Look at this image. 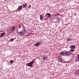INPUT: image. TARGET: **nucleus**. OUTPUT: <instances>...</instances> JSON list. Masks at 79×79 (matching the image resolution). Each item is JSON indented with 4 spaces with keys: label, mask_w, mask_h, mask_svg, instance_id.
Returning <instances> with one entry per match:
<instances>
[{
    "label": "nucleus",
    "mask_w": 79,
    "mask_h": 79,
    "mask_svg": "<svg viewBox=\"0 0 79 79\" xmlns=\"http://www.w3.org/2000/svg\"><path fill=\"white\" fill-rule=\"evenodd\" d=\"M70 48H73V49H75L76 48V46L75 45H71L70 47Z\"/></svg>",
    "instance_id": "obj_7"
},
{
    "label": "nucleus",
    "mask_w": 79,
    "mask_h": 79,
    "mask_svg": "<svg viewBox=\"0 0 79 79\" xmlns=\"http://www.w3.org/2000/svg\"><path fill=\"white\" fill-rule=\"evenodd\" d=\"M19 34L20 35V36H22V35H24V34L23 31H21L19 32Z\"/></svg>",
    "instance_id": "obj_8"
},
{
    "label": "nucleus",
    "mask_w": 79,
    "mask_h": 79,
    "mask_svg": "<svg viewBox=\"0 0 79 79\" xmlns=\"http://www.w3.org/2000/svg\"><path fill=\"white\" fill-rule=\"evenodd\" d=\"M40 19L41 20H43L44 19V18H43V17L42 16V15H40Z\"/></svg>",
    "instance_id": "obj_13"
},
{
    "label": "nucleus",
    "mask_w": 79,
    "mask_h": 79,
    "mask_svg": "<svg viewBox=\"0 0 79 79\" xmlns=\"http://www.w3.org/2000/svg\"><path fill=\"white\" fill-rule=\"evenodd\" d=\"M60 55L62 56H63L64 55V52H62L60 53Z\"/></svg>",
    "instance_id": "obj_14"
},
{
    "label": "nucleus",
    "mask_w": 79,
    "mask_h": 79,
    "mask_svg": "<svg viewBox=\"0 0 79 79\" xmlns=\"http://www.w3.org/2000/svg\"><path fill=\"white\" fill-rule=\"evenodd\" d=\"M15 29H16V26H14V27H12L11 30L12 31H14V30H15Z\"/></svg>",
    "instance_id": "obj_10"
},
{
    "label": "nucleus",
    "mask_w": 79,
    "mask_h": 79,
    "mask_svg": "<svg viewBox=\"0 0 79 79\" xmlns=\"http://www.w3.org/2000/svg\"><path fill=\"white\" fill-rule=\"evenodd\" d=\"M79 73V70L77 69L75 71V74H77Z\"/></svg>",
    "instance_id": "obj_12"
},
{
    "label": "nucleus",
    "mask_w": 79,
    "mask_h": 79,
    "mask_svg": "<svg viewBox=\"0 0 79 79\" xmlns=\"http://www.w3.org/2000/svg\"><path fill=\"white\" fill-rule=\"evenodd\" d=\"M23 31L25 33H26L27 32V31H26V29H24Z\"/></svg>",
    "instance_id": "obj_17"
},
{
    "label": "nucleus",
    "mask_w": 79,
    "mask_h": 79,
    "mask_svg": "<svg viewBox=\"0 0 79 79\" xmlns=\"http://www.w3.org/2000/svg\"><path fill=\"white\" fill-rule=\"evenodd\" d=\"M72 40V39L70 38H67V41H71Z\"/></svg>",
    "instance_id": "obj_15"
},
{
    "label": "nucleus",
    "mask_w": 79,
    "mask_h": 79,
    "mask_svg": "<svg viewBox=\"0 0 79 79\" xmlns=\"http://www.w3.org/2000/svg\"><path fill=\"white\" fill-rule=\"evenodd\" d=\"M47 58H48V57L45 55L43 56V59L44 60H47Z\"/></svg>",
    "instance_id": "obj_4"
},
{
    "label": "nucleus",
    "mask_w": 79,
    "mask_h": 79,
    "mask_svg": "<svg viewBox=\"0 0 79 79\" xmlns=\"http://www.w3.org/2000/svg\"><path fill=\"white\" fill-rule=\"evenodd\" d=\"M34 63V61H31L30 62V63L31 64H33Z\"/></svg>",
    "instance_id": "obj_18"
},
{
    "label": "nucleus",
    "mask_w": 79,
    "mask_h": 79,
    "mask_svg": "<svg viewBox=\"0 0 79 79\" xmlns=\"http://www.w3.org/2000/svg\"><path fill=\"white\" fill-rule=\"evenodd\" d=\"M5 32L0 33V37H3V36L5 35Z\"/></svg>",
    "instance_id": "obj_6"
},
{
    "label": "nucleus",
    "mask_w": 79,
    "mask_h": 79,
    "mask_svg": "<svg viewBox=\"0 0 79 79\" xmlns=\"http://www.w3.org/2000/svg\"><path fill=\"white\" fill-rule=\"evenodd\" d=\"M26 66H28L30 67V68H32V64H31L29 63L26 64Z\"/></svg>",
    "instance_id": "obj_2"
},
{
    "label": "nucleus",
    "mask_w": 79,
    "mask_h": 79,
    "mask_svg": "<svg viewBox=\"0 0 79 79\" xmlns=\"http://www.w3.org/2000/svg\"><path fill=\"white\" fill-rule=\"evenodd\" d=\"M71 52H74L75 50L73 49H71V50H70Z\"/></svg>",
    "instance_id": "obj_20"
},
{
    "label": "nucleus",
    "mask_w": 79,
    "mask_h": 79,
    "mask_svg": "<svg viewBox=\"0 0 79 79\" xmlns=\"http://www.w3.org/2000/svg\"><path fill=\"white\" fill-rule=\"evenodd\" d=\"M64 55L65 56H69V55H71V53L69 52H64Z\"/></svg>",
    "instance_id": "obj_3"
},
{
    "label": "nucleus",
    "mask_w": 79,
    "mask_h": 79,
    "mask_svg": "<svg viewBox=\"0 0 79 79\" xmlns=\"http://www.w3.org/2000/svg\"><path fill=\"white\" fill-rule=\"evenodd\" d=\"M27 3H25L23 5V6H24V8H26V10H28V9H27V7H26L27 6V8H31V5H29V7H28V6H27Z\"/></svg>",
    "instance_id": "obj_1"
},
{
    "label": "nucleus",
    "mask_w": 79,
    "mask_h": 79,
    "mask_svg": "<svg viewBox=\"0 0 79 79\" xmlns=\"http://www.w3.org/2000/svg\"><path fill=\"white\" fill-rule=\"evenodd\" d=\"M23 7V6L21 5L19 6L18 8V10H22Z\"/></svg>",
    "instance_id": "obj_9"
},
{
    "label": "nucleus",
    "mask_w": 79,
    "mask_h": 79,
    "mask_svg": "<svg viewBox=\"0 0 79 79\" xmlns=\"http://www.w3.org/2000/svg\"><path fill=\"white\" fill-rule=\"evenodd\" d=\"M10 42H13V41L14 40V39H13V38H11L10 39Z\"/></svg>",
    "instance_id": "obj_19"
},
{
    "label": "nucleus",
    "mask_w": 79,
    "mask_h": 79,
    "mask_svg": "<svg viewBox=\"0 0 79 79\" xmlns=\"http://www.w3.org/2000/svg\"><path fill=\"white\" fill-rule=\"evenodd\" d=\"M77 58L78 60V61H79V54L77 55Z\"/></svg>",
    "instance_id": "obj_16"
},
{
    "label": "nucleus",
    "mask_w": 79,
    "mask_h": 79,
    "mask_svg": "<svg viewBox=\"0 0 79 79\" xmlns=\"http://www.w3.org/2000/svg\"><path fill=\"white\" fill-rule=\"evenodd\" d=\"M10 63L11 64H12V63H14L13 60H11L10 61Z\"/></svg>",
    "instance_id": "obj_21"
},
{
    "label": "nucleus",
    "mask_w": 79,
    "mask_h": 79,
    "mask_svg": "<svg viewBox=\"0 0 79 79\" xmlns=\"http://www.w3.org/2000/svg\"><path fill=\"white\" fill-rule=\"evenodd\" d=\"M47 14L48 16V17L47 18H50L51 17V14L48 13H47Z\"/></svg>",
    "instance_id": "obj_11"
},
{
    "label": "nucleus",
    "mask_w": 79,
    "mask_h": 79,
    "mask_svg": "<svg viewBox=\"0 0 79 79\" xmlns=\"http://www.w3.org/2000/svg\"><path fill=\"white\" fill-rule=\"evenodd\" d=\"M40 42H38L35 44V46L36 47H38L40 45Z\"/></svg>",
    "instance_id": "obj_5"
}]
</instances>
